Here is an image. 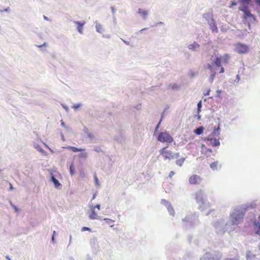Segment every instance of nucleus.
<instances>
[{"instance_id": "nucleus-41", "label": "nucleus", "mask_w": 260, "mask_h": 260, "mask_svg": "<svg viewBox=\"0 0 260 260\" xmlns=\"http://www.w3.org/2000/svg\"><path fill=\"white\" fill-rule=\"evenodd\" d=\"M224 260H238V259H236V258H225Z\"/></svg>"}, {"instance_id": "nucleus-47", "label": "nucleus", "mask_w": 260, "mask_h": 260, "mask_svg": "<svg viewBox=\"0 0 260 260\" xmlns=\"http://www.w3.org/2000/svg\"><path fill=\"white\" fill-rule=\"evenodd\" d=\"M208 151L209 152H212V150L211 149H208Z\"/></svg>"}, {"instance_id": "nucleus-40", "label": "nucleus", "mask_w": 260, "mask_h": 260, "mask_svg": "<svg viewBox=\"0 0 260 260\" xmlns=\"http://www.w3.org/2000/svg\"><path fill=\"white\" fill-rule=\"evenodd\" d=\"M94 207V209L95 208H97L99 210L100 209V205H96Z\"/></svg>"}, {"instance_id": "nucleus-29", "label": "nucleus", "mask_w": 260, "mask_h": 260, "mask_svg": "<svg viewBox=\"0 0 260 260\" xmlns=\"http://www.w3.org/2000/svg\"><path fill=\"white\" fill-rule=\"evenodd\" d=\"M81 231L82 232L85 231H90V229L88 227L84 226L82 228Z\"/></svg>"}, {"instance_id": "nucleus-10", "label": "nucleus", "mask_w": 260, "mask_h": 260, "mask_svg": "<svg viewBox=\"0 0 260 260\" xmlns=\"http://www.w3.org/2000/svg\"><path fill=\"white\" fill-rule=\"evenodd\" d=\"M75 24H76L77 26V30L80 34H82L83 32V26L84 24L85 23V21L83 22H80L79 21H75Z\"/></svg>"}, {"instance_id": "nucleus-43", "label": "nucleus", "mask_w": 260, "mask_h": 260, "mask_svg": "<svg viewBox=\"0 0 260 260\" xmlns=\"http://www.w3.org/2000/svg\"><path fill=\"white\" fill-rule=\"evenodd\" d=\"M94 179L96 184H98V178L96 176H94Z\"/></svg>"}, {"instance_id": "nucleus-42", "label": "nucleus", "mask_w": 260, "mask_h": 260, "mask_svg": "<svg viewBox=\"0 0 260 260\" xmlns=\"http://www.w3.org/2000/svg\"><path fill=\"white\" fill-rule=\"evenodd\" d=\"M10 189L11 190H12L13 189V186H12L11 183H10Z\"/></svg>"}, {"instance_id": "nucleus-7", "label": "nucleus", "mask_w": 260, "mask_h": 260, "mask_svg": "<svg viewBox=\"0 0 260 260\" xmlns=\"http://www.w3.org/2000/svg\"><path fill=\"white\" fill-rule=\"evenodd\" d=\"M196 199L198 202L203 203L204 193L202 190H199L195 194Z\"/></svg>"}, {"instance_id": "nucleus-21", "label": "nucleus", "mask_w": 260, "mask_h": 260, "mask_svg": "<svg viewBox=\"0 0 260 260\" xmlns=\"http://www.w3.org/2000/svg\"><path fill=\"white\" fill-rule=\"evenodd\" d=\"M207 67L209 70H210L211 73H212L211 76L214 77L215 75V72L213 71V67L209 63L207 64Z\"/></svg>"}, {"instance_id": "nucleus-33", "label": "nucleus", "mask_w": 260, "mask_h": 260, "mask_svg": "<svg viewBox=\"0 0 260 260\" xmlns=\"http://www.w3.org/2000/svg\"><path fill=\"white\" fill-rule=\"evenodd\" d=\"M224 68L222 67H221L219 73H220V74L223 73H224Z\"/></svg>"}, {"instance_id": "nucleus-12", "label": "nucleus", "mask_w": 260, "mask_h": 260, "mask_svg": "<svg viewBox=\"0 0 260 260\" xmlns=\"http://www.w3.org/2000/svg\"><path fill=\"white\" fill-rule=\"evenodd\" d=\"M221 57H217L213 61V64L216 66V67H221Z\"/></svg>"}, {"instance_id": "nucleus-37", "label": "nucleus", "mask_w": 260, "mask_h": 260, "mask_svg": "<svg viewBox=\"0 0 260 260\" xmlns=\"http://www.w3.org/2000/svg\"><path fill=\"white\" fill-rule=\"evenodd\" d=\"M80 106V105L79 104H78V105H75L73 106V108H75V109H77L78 108V107H79Z\"/></svg>"}, {"instance_id": "nucleus-44", "label": "nucleus", "mask_w": 260, "mask_h": 260, "mask_svg": "<svg viewBox=\"0 0 260 260\" xmlns=\"http://www.w3.org/2000/svg\"><path fill=\"white\" fill-rule=\"evenodd\" d=\"M160 121H159V122L158 123V124H157V125L156 126V129H155V131H157V129H158V127H159V124H160Z\"/></svg>"}, {"instance_id": "nucleus-25", "label": "nucleus", "mask_w": 260, "mask_h": 260, "mask_svg": "<svg viewBox=\"0 0 260 260\" xmlns=\"http://www.w3.org/2000/svg\"><path fill=\"white\" fill-rule=\"evenodd\" d=\"M70 174L72 175L74 174V168L73 164H72L70 166Z\"/></svg>"}, {"instance_id": "nucleus-6", "label": "nucleus", "mask_w": 260, "mask_h": 260, "mask_svg": "<svg viewBox=\"0 0 260 260\" xmlns=\"http://www.w3.org/2000/svg\"><path fill=\"white\" fill-rule=\"evenodd\" d=\"M240 11L243 12L244 13V15L243 16V20H246L247 19H251L253 21H255V16L250 13V10L247 7H244L242 8H239Z\"/></svg>"}, {"instance_id": "nucleus-15", "label": "nucleus", "mask_w": 260, "mask_h": 260, "mask_svg": "<svg viewBox=\"0 0 260 260\" xmlns=\"http://www.w3.org/2000/svg\"><path fill=\"white\" fill-rule=\"evenodd\" d=\"M204 127L203 126L199 127L194 130V133L198 135H200L202 134L204 131Z\"/></svg>"}, {"instance_id": "nucleus-28", "label": "nucleus", "mask_w": 260, "mask_h": 260, "mask_svg": "<svg viewBox=\"0 0 260 260\" xmlns=\"http://www.w3.org/2000/svg\"><path fill=\"white\" fill-rule=\"evenodd\" d=\"M232 218H233V221L234 223V224H238V222H237V218L236 217H235L234 215H233Z\"/></svg>"}, {"instance_id": "nucleus-45", "label": "nucleus", "mask_w": 260, "mask_h": 260, "mask_svg": "<svg viewBox=\"0 0 260 260\" xmlns=\"http://www.w3.org/2000/svg\"><path fill=\"white\" fill-rule=\"evenodd\" d=\"M44 18L45 20H48V18H47L46 16H44Z\"/></svg>"}, {"instance_id": "nucleus-36", "label": "nucleus", "mask_w": 260, "mask_h": 260, "mask_svg": "<svg viewBox=\"0 0 260 260\" xmlns=\"http://www.w3.org/2000/svg\"><path fill=\"white\" fill-rule=\"evenodd\" d=\"M80 156H81V157H84V158H86V156H87V154H86V153H82V154H81L80 155Z\"/></svg>"}, {"instance_id": "nucleus-23", "label": "nucleus", "mask_w": 260, "mask_h": 260, "mask_svg": "<svg viewBox=\"0 0 260 260\" xmlns=\"http://www.w3.org/2000/svg\"><path fill=\"white\" fill-rule=\"evenodd\" d=\"M229 55L226 54L223 56V60H222L223 62H224V63H227L229 61Z\"/></svg>"}, {"instance_id": "nucleus-2", "label": "nucleus", "mask_w": 260, "mask_h": 260, "mask_svg": "<svg viewBox=\"0 0 260 260\" xmlns=\"http://www.w3.org/2000/svg\"><path fill=\"white\" fill-rule=\"evenodd\" d=\"M160 155L162 156L166 160H171L177 158L179 156V153H174L171 150L167 149V147H163L159 150Z\"/></svg>"}, {"instance_id": "nucleus-1", "label": "nucleus", "mask_w": 260, "mask_h": 260, "mask_svg": "<svg viewBox=\"0 0 260 260\" xmlns=\"http://www.w3.org/2000/svg\"><path fill=\"white\" fill-rule=\"evenodd\" d=\"M220 124H218L217 127H214L212 134L210 135L208 137H206L204 139L205 141H210L211 145L213 147L219 146L220 144L219 138H216V137H219L220 135Z\"/></svg>"}, {"instance_id": "nucleus-49", "label": "nucleus", "mask_w": 260, "mask_h": 260, "mask_svg": "<svg viewBox=\"0 0 260 260\" xmlns=\"http://www.w3.org/2000/svg\"><path fill=\"white\" fill-rule=\"evenodd\" d=\"M258 248H259V249L260 250V243H259V244L258 245Z\"/></svg>"}, {"instance_id": "nucleus-48", "label": "nucleus", "mask_w": 260, "mask_h": 260, "mask_svg": "<svg viewBox=\"0 0 260 260\" xmlns=\"http://www.w3.org/2000/svg\"><path fill=\"white\" fill-rule=\"evenodd\" d=\"M6 258L8 259V260H11L10 258L9 257V256H7L6 257Z\"/></svg>"}, {"instance_id": "nucleus-50", "label": "nucleus", "mask_w": 260, "mask_h": 260, "mask_svg": "<svg viewBox=\"0 0 260 260\" xmlns=\"http://www.w3.org/2000/svg\"><path fill=\"white\" fill-rule=\"evenodd\" d=\"M42 46H43V45H40V46H39V47H41Z\"/></svg>"}, {"instance_id": "nucleus-31", "label": "nucleus", "mask_w": 260, "mask_h": 260, "mask_svg": "<svg viewBox=\"0 0 260 260\" xmlns=\"http://www.w3.org/2000/svg\"><path fill=\"white\" fill-rule=\"evenodd\" d=\"M237 5V3L236 2H231V6H230V8H232L234 6H235Z\"/></svg>"}, {"instance_id": "nucleus-22", "label": "nucleus", "mask_w": 260, "mask_h": 260, "mask_svg": "<svg viewBox=\"0 0 260 260\" xmlns=\"http://www.w3.org/2000/svg\"><path fill=\"white\" fill-rule=\"evenodd\" d=\"M217 165H218V162L217 161H215V162H213L211 163L210 164V168L213 170H215L217 169Z\"/></svg>"}, {"instance_id": "nucleus-11", "label": "nucleus", "mask_w": 260, "mask_h": 260, "mask_svg": "<svg viewBox=\"0 0 260 260\" xmlns=\"http://www.w3.org/2000/svg\"><path fill=\"white\" fill-rule=\"evenodd\" d=\"M91 210V213L89 216V218L91 219H98L99 216H98V214L95 212L94 207H92Z\"/></svg>"}, {"instance_id": "nucleus-4", "label": "nucleus", "mask_w": 260, "mask_h": 260, "mask_svg": "<svg viewBox=\"0 0 260 260\" xmlns=\"http://www.w3.org/2000/svg\"><path fill=\"white\" fill-rule=\"evenodd\" d=\"M235 51L239 54H246L249 52V47L244 44L238 43L235 45Z\"/></svg>"}, {"instance_id": "nucleus-30", "label": "nucleus", "mask_w": 260, "mask_h": 260, "mask_svg": "<svg viewBox=\"0 0 260 260\" xmlns=\"http://www.w3.org/2000/svg\"><path fill=\"white\" fill-rule=\"evenodd\" d=\"M241 2L248 4L251 0H240Z\"/></svg>"}, {"instance_id": "nucleus-16", "label": "nucleus", "mask_w": 260, "mask_h": 260, "mask_svg": "<svg viewBox=\"0 0 260 260\" xmlns=\"http://www.w3.org/2000/svg\"><path fill=\"white\" fill-rule=\"evenodd\" d=\"M51 180L53 182V183L56 187H59V186H61V184L59 182V181L54 176L51 177Z\"/></svg>"}, {"instance_id": "nucleus-46", "label": "nucleus", "mask_w": 260, "mask_h": 260, "mask_svg": "<svg viewBox=\"0 0 260 260\" xmlns=\"http://www.w3.org/2000/svg\"><path fill=\"white\" fill-rule=\"evenodd\" d=\"M55 231H54V232H53V235L52 238V240H54V234H55Z\"/></svg>"}, {"instance_id": "nucleus-8", "label": "nucleus", "mask_w": 260, "mask_h": 260, "mask_svg": "<svg viewBox=\"0 0 260 260\" xmlns=\"http://www.w3.org/2000/svg\"><path fill=\"white\" fill-rule=\"evenodd\" d=\"M247 260H260L259 257H257L255 254L251 252H248L246 255Z\"/></svg>"}, {"instance_id": "nucleus-9", "label": "nucleus", "mask_w": 260, "mask_h": 260, "mask_svg": "<svg viewBox=\"0 0 260 260\" xmlns=\"http://www.w3.org/2000/svg\"><path fill=\"white\" fill-rule=\"evenodd\" d=\"M254 231L255 234L260 236V216L258 217V221L255 222Z\"/></svg>"}, {"instance_id": "nucleus-38", "label": "nucleus", "mask_w": 260, "mask_h": 260, "mask_svg": "<svg viewBox=\"0 0 260 260\" xmlns=\"http://www.w3.org/2000/svg\"><path fill=\"white\" fill-rule=\"evenodd\" d=\"M243 217V214H240L238 215V219H242Z\"/></svg>"}, {"instance_id": "nucleus-5", "label": "nucleus", "mask_w": 260, "mask_h": 260, "mask_svg": "<svg viewBox=\"0 0 260 260\" xmlns=\"http://www.w3.org/2000/svg\"><path fill=\"white\" fill-rule=\"evenodd\" d=\"M202 181L203 178L197 174L191 175L188 179L189 183L192 185H200Z\"/></svg>"}, {"instance_id": "nucleus-18", "label": "nucleus", "mask_w": 260, "mask_h": 260, "mask_svg": "<svg viewBox=\"0 0 260 260\" xmlns=\"http://www.w3.org/2000/svg\"><path fill=\"white\" fill-rule=\"evenodd\" d=\"M96 31L100 33H102L104 31V28L101 24H96Z\"/></svg>"}, {"instance_id": "nucleus-34", "label": "nucleus", "mask_w": 260, "mask_h": 260, "mask_svg": "<svg viewBox=\"0 0 260 260\" xmlns=\"http://www.w3.org/2000/svg\"><path fill=\"white\" fill-rule=\"evenodd\" d=\"M210 89H209L207 90V91L205 93H204V95H205V96H206V95H209V93H210Z\"/></svg>"}, {"instance_id": "nucleus-24", "label": "nucleus", "mask_w": 260, "mask_h": 260, "mask_svg": "<svg viewBox=\"0 0 260 260\" xmlns=\"http://www.w3.org/2000/svg\"><path fill=\"white\" fill-rule=\"evenodd\" d=\"M199 45L197 43H194L193 44L189 45V48L190 49H194L196 47H199Z\"/></svg>"}, {"instance_id": "nucleus-13", "label": "nucleus", "mask_w": 260, "mask_h": 260, "mask_svg": "<svg viewBox=\"0 0 260 260\" xmlns=\"http://www.w3.org/2000/svg\"><path fill=\"white\" fill-rule=\"evenodd\" d=\"M139 13L141 15L144 19H146L148 15V11L147 10L139 9Z\"/></svg>"}, {"instance_id": "nucleus-32", "label": "nucleus", "mask_w": 260, "mask_h": 260, "mask_svg": "<svg viewBox=\"0 0 260 260\" xmlns=\"http://www.w3.org/2000/svg\"><path fill=\"white\" fill-rule=\"evenodd\" d=\"M174 174H175V172H174V171H171V172H170V174H169V177H170V178H171V177H172V176H173Z\"/></svg>"}, {"instance_id": "nucleus-39", "label": "nucleus", "mask_w": 260, "mask_h": 260, "mask_svg": "<svg viewBox=\"0 0 260 260\" xmlns=\"http://www.w3.org/2000/svg\"><path fill=\"white\" fill-rule=\"evenodd\" d=\"M12 205V207L14 208V209L16 211H18V209L14 205Z\"/></svg>"}, {"instance_id": "nucleus-14", "label": "nucleus", "mask_w": 260, "mask_h": 260, "mask_svg": "<svg viewBox=\"0 0 260 260\" xmlns=\"http://www.w3.org/2000/svg\"><path fill=\"white\" fill-rule=\"evenodd\" d=\"M210 28L211 29L213 32L217 33L218 32V28L215 22L211 23L210 25Z\"/></svg>"}, {"instance_id": "nucleus-3", "label": "nucleus", "mask_w": 260, "mask_h": 260, "mask_svg": "<svg viewBox=\"0 0 260 260\" xmlns=\"http://www.w3.org/2000/svg\"><path fill=\"white\" fill-rule=\"evenodd\" d=\"M157 140L162 143H169L173 142L174 139L172 136L167 132H161L159 134L157 137Z\"/></svg>"}, {"instance_id": "nucleus-19", "label": "nucleus", "mask_w": 260, "mask_h": 260, "mask_svg": "<svg viewBox=\"0 0 260 260\" xmlns=\"http://www.w3.org/2000/svg\"><path fill=\"white\" fill-rule=\"evenodd\" d=\"M185 158H181L178 159L176 161V165L180 167L182 166L185 161Z\"/></svg>"}, {"instance_id": "nucleus-35", "label": "nucleus", "mask_w": 260, "mask_h": 260, "mask_svg": "<svg viewBox=\"0 0 260 260\" xmlns=\"http://www.w3.org/2000/svg\"><path fill=\"white\" fill-rule=\"evenodd\" d=\"M255 3L260 7V0H254Z\"/></svg>"}, {"instance_id": "nucleus-27", "label": "nucleus", "mask_w": 260, "mask_h": 260, "mask_svg": "<svg viewBox=\"0 0 260 260\" xmlns=\"http://www.w3.org/2000/svg\"><path fill=\"white\" fill-rule=\"evenodd\" d=\"M170 86L173 89H177L179 88V86L175 84H174L173 85H170Z\"/></svg>"}, {"instance_id": "nucleus-20", "label": "nucleus", "mask_w": 260, "mask_h": 260, "mask_svg": "<svg viewBox=\"0 0 260 260\" xmlns=\"http://www.w3.org/2000/svg\"><path fill=\"white\" fill-rule=\"evenodd\" d=\"M104 220L105 221L107 224H109L111 227L113 226L114 225L112 223L114 222V220L109 218H104Z\"/></svg>"}, {"instance_id": "nucleus-17", "label": "nucleus", "mask_w": 260, "mask_h": 260, "mask_svg": "<svg viewBox=\"0 0 260 260\" xmlns=\"http://www.w3.org/2000/svg\"><path fill=\"white\" fill-rule=\"evenodd\" d=\"M67 148L69 149H70L71 150H72L73 152H79V151H84L85 149H79V148H77L76 147H72V146H69Z\"/></svg>"}, {"instance_id": "nucleus-26", "label": "nucleus", "mask_w": 260, "mask_h": 260, "mask_svg": "<svg viewBox=\"0 0 260 260\" xmlns=\"http://www.w3.org/2000/svg\"><path fill=\"white\" fill-rule=\"evenodd\" d=\"M198 113H199L201 111V107H202V101H200L198 103Z\"/></svg>"}]
</instances>
